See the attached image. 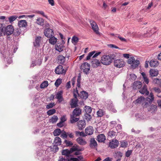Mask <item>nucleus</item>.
I'll return each instance as SVG.
<instances>
[{
	"label": "nucleus",
	"instance_id": "obj_1",
	"mask_svg": "<svg viewBox=\"0 0 161 161\" xmlns=\"http://www.w3.org/2000/svg\"><path fill=\"white\" fill-rule=\"evenodd\" d=\"M114 59V55H104L101 58V63L104 65H108L112 62V60Z\"/></svg>",
	"mask_w": 161,
	"mask_h": 161
},
{
	"label": "nucleus",
	"instance_id": "obj_2",
	"mask_svg": "<svg viewBox=\"0 0 161 161\" xmlns=\"http://www.w3.org/2000/svg\"><path fill=\"white\" fill-rule=\"evenodd\" d=\"M154 97L153 94L152 93H150L148 97L146 99H144V102L143 103V105L145 108H147L151 104L152 102L153 101Z\"/></svg>",
	"mask_w": 161,
	"mask_h": 161
},
{
	"label": "nucleus",
	"instance_id": "obj_3",
	"mask_svg": "<svg viewBox=\"0 0 161 161\" xmlns=\"http://www.w3.org/2000/svg\"><path fill=\"white\" fill-rule=\"evenodd\" d=\"M72 148H74L75 149L74 151H73V153L75 152L74 153V155L75 156L80 155L81 153L80 152L84 150V147H80L76 144L73 145L72 147Z\"/></svg>",
	"mask_w": 161,
	"mask_h": 161
},
{
	"label": "nucleus",
	"instance_id": "obj_4",
	"mask_svg": "<svg viewBox=\"0 0 161 161\" xmlns=\"http://www.w3.org/2000/svg\"><path fill=\"white\" fill-rule=\"evenodd\" d=\"M80 68L84 73L87 74L89 73V71L90 69V65L88 63L85 62L81 64Z\"/></svg>",
	"mask_w": 161,
	"mask_h": 161
},
{
	"label": "nucleus",
	"instance_id": "obj_5",
	"mask_svg": "<svg viewBox=\"0 0 161 161\" xmlns=\"http://www.w3.org/2000/svg\"><path fill=\"white\" fill-rule=\"evenodd\" d=\"M125 62L122 59L115 60L114 61V65L117 68H121L125 65Z\"/></svg>",
	"mask_w": 161,
	"mask_h": 161
},
{
	"label": "nucleus",
	"instance_id": "obj_6",
	"mask_svg": "<svg viewBox=\"0 0 161 161\" xmlns=\"http://www.w3.org/2000/svg\"><path fill=\"white\" fill-rule=\"evenodd\" d=\"M14 32V28L11 25H9L5 27V34L6 35H10Z\"/></svg>",
	"mask_w": 161,
	"mask_h": 161
},
{
	"label": "nucleus",
	"instance_id": "obj_7",
	"mask_svg": "<svg viewBox=\"0 0 161 161\" xmlns=\"http://www.w3.org/2000/svg\"><path fill=\"white\" fill-rule=\"evenodd\" d=\"M101 61L96 58L92 59L91 61V65L93 68H96L101 65Z\"/></svg>",
	"mask_w": 161,
	"mask_h": 161
},
{
	"label": "nucleus",
	"instance_id": "obj_8",
	"mask_svg": "<svg viewBox=\"0 0 161 161\" xmlns=\"http://www.w3.org/2000/svg\"><path fill=\"white\" fill-rule=\"evenodd\" d=\"M44 33L45 36L48 38L53 36L54 34L53 30L49 28L45 29Z\"/></svg>",
	"mask_w": 161,
	"mask_h": 161
},
{
	"label": "nucleus",
	"instance_id": "obj_9",
	"mask_svg": "<svg viewBox=\"0 0 161 161\" xmlns=\"http://www.w3.org/2000/svg\"><path fill=\"white\" fill-rule=\"evenodd\" d=\"M55 72L56 74L58 75L65 73L63 66L61 65H59L56 68Z\"/></svg>",
	"mask_w": 161,
	"mask_h": 161
},
{
	"label": "nucleus",
	"instance_id": "obj_10",
	"mask_svg": "<svg viewBox=\"0 0 161 161\" xmlns=\"http://www.w3.org/2000/svg\"><path fill=\"white\" fill-rule=\"evenodd\" d=\"M118 141L116 139H113L109 143V146L111 148H114L119 146Z\"/></svg>",
	"mask_w": 161,
	"mask_h": 161
},
{
	"label": "nucleus",
	"instance_id": "obj_11",
	"mask_svg": "<svg viewBox=\"0 0 161 161\" xmlns=\"http://www.w3.org/2000/svg\"><path fill=\"white\" fill-rule=\"evenodd\" d=\"M63 94V91H58L56 94L55 98L58 100L59 103H61L64 100Z\"/></svg>",
	"mask_w": 161,
	"mask_h": 161
},
{
	"label": "nucleus",
	"instance_id": "obj_12",
	"mask_svg": "<svg viewBox=\"0 0 161 161\" xmlns=\"http://www.w3.org/2000/svg\"><path fill=\"white\" fill-rule=\"evenodd\" d=\"M75 149L74 148L71 147L69 150L66 149L63 150L62 152V154L63 155L66 156H69L70 154L73 153V151H74Z\"/></svg>",
	"mask_w": 161,
	"mask_h": 161
},
{
	"label": "nucleus",
	"instance_id": "obj_13",
	"mask_svg": "<svg viewBox=\"0 0 161 161\" xmlns=\"http://www.w3.org/2000/svg\"><path fill=\"white\" fill-rule=\"evenodd\" d=\"M90 23L94 31L95 32L96 34H98L99 33L98 31V27L96 23L93 21H91Z\"/></svg>",
	"mask_w": 161,
	"mask_h": 161
},
{
	"label": "nucleus",
	"instance_id": "obj_14",
	"mask_svg": "<svg viewBox=\"0 0 161 161\" xmlns=\"http://www.w3.org/2000/svg\"><path fill=\"white\" fill-rule=\"evenodd\" d=\"M97 143L94 138H91L90 141L89 146L92 148H94L97 146Z\"/></svg>",
	"mask_w": 161,
	"mask_h": 161
},
{
	"label": "nucleus",
	"instance_id": "obj_15",
	"mask_svg": "<svg viewBox=\"0 0 161 161\" xmlns=\"http://www.w3.org/2000/svg\"><path fill=\"white\" fill-rule=\"evenodd\" d=\"M76 140L78 144L81 146L85 145L87 144L85 139L80 137L77 138Z\"/></svg>",
	"mask_w": 161,
	"mask_h": 161
},
{
	"label": "nucleus",
	"instance_id": "obj_16",
	"mask_svg": "<svg viewBox=\"0 0 161 161\" xmlns=\"http://www.w3.org/2000/svg\"><path fill=\"white\" fill-rule=\"evenodd\" d=\"M139 92L142 94H145L146 95H148L149 94V92L147 90V86L144 85L142 88L139 91Z\"/></svg>",
	"mask_w": 161,
	"mask_h": 161
},
{
	"label": "nucleus",
	"instance_id": "obj_17",
	"mask_svg": "<svg viewBox=\"0 0 161 161\" xmlns=\"http://www.w3.org/2000/svg\"><path fill=\"white\" fill-rule=\"evenodd\" d=\"M81 113V110L79 108H75L72 112V114L75 116H79Z\"/></svg>",
	"mask_w": 161,
	"mask_h": 161
},
{
	"label": "nucleus",
	"instance_id": "obj_18",
	"mask_svg": "<svg viewBox=\"0 0 161 161\" xmlns=\"http://www.w3.org/2000/svg\"><path fill=\"white\" fill-rule=\"evenodd\" d=\"M94 131V130L92 126H89L86 128L85 129V132L86 134L88 135H92Z\"/></svg>",
	"mask_w": 161,
	"mask_h": 161
},
{
	"label": "nucleus",
	"instance_id": "obj_19",
	"mask_svg": "<svg viewBox=\"0 0 161 161\" xmlns=\"http://www.w3.org/2000/svg\"><path fill=\"white\" fill-rule=\"evenodd\" d=\"M77 125L79 129L80 130H82L84 128L86 125V123L84 120H80L77 123Z\"/></svg>",
	"mask_w": 161,
	"mask_h": 161
},
{
	"label": "nucleus",
	"instance_id": "obj_20",
	"mask_svg": "<svg viewBox=\"0 0 161 161\" xmlns=\"http://www.w3.org/2000/svg\"><path fill=\"white\" fill-rule=\"evenodd\" d=\"M142 86V83L139 81H137L134 82L133 83V88L134 89H139Z\"/></svg>",
	"mask_w": 161,
	"mask_h": 161
},
{
	"label": "nucleus",
	"instance_id": "obj_21",
	"mask_svg": "<svg viewBox=\"0 0 161 161\" xmlns=\"http://www.w3.org/2000/svg\"><path fill=\"white\" fill-rule=\"evenodd\" d=\"M18 25L19 27H25L27 24L26 20H22L19 21Z\"/></svg>",
	"mask_w": 161,
	"mask_h": 161
},
{
	"label": "nucleus",
	"instance_id": "obj_22",
	"mask_svg": "<svg viewBox=\"0 0 161 161\" xmlns=\"http://www.w3.org/2000/svg\"><path fill=\"white\" fill-rule=\"evenodd\" d=\"M149 73L152 76H156L158 75V72L157 69H151L149 71Z\"/></svg>",
	"mask_w": 161,
	"mask_h": 161
},
{
	"label": "nucleus",
	"instance_id": "obj_23",
	"mask_svg": "<svg viewBox=\"0 0 161 161\" xmlns=\"http://www.w3.org/2000/svg\"><path fill=\"white\" fill-rule=\"evenodd\" d=\"M41 38V36H37L36 37L35 41L33 42L34 45L35 47H38L39 46Z\"/></svg>",
	"mask_w": 161,
	"mask_h": 161
},
{
	"label": "nucleus",
	"instance_id": "obj_24",
	"mask_svg": "<svg viewBox=\"0 0 161 161\" xmlns=\"http://www.w3.org/2000/svg\"><path fill=\"white\" fill-rule=\"evenodd\" d=\"M106 139L105 136L103 134L99 135L97 136V140L99 142H103Z\"/></svg>",
	"mask_w": 161,
	"mask_h": 161
},
{
	"label": "nucleus",
	"instance_id": "obj_25",
	"mask_svg": "<svg viewBox=\"0 0 161 161\" xmlns=\"http://www.w3.org/2000/svg\"><path fill=\"white\" fill-rule=\"evenodd\" d=\"M145 98L143 97H139L135 101L133 102V103L136 104H138L141 103H143L144 100Z\"/></svg>",
	"mask_w": 161,
	"mask_h": 161
},
{
	"label": "nucleus",
	"instance_id": "obj_26",
	"mask_svg": "<svg viewBox=\"0 0 161 161\" xmlns=\"http://www.w3.org/2000/svg\"><path fill=\"white\" fill-rule=\"evenodd\" d=\"M49 38L48 40L49 43L53 45L55 44L57 42V38L53 36Z\"/></svg>",
	"mask_w": 161,
	"mask_h": 161
},
{
	"label": "nucleus",
	"instance_id": "obj_27",
	"mask_svg": "<svg viewBox=\"0 0 161 161\" xmlns=\"http://www.w3.org/2000/svg\"><path fill=\"white\" fill-rule=\"evenodd\" d=\"M77 116H75L72 114L70 115V122L71 123L73 124L78 121L79 119V118H75Z\"/></svg>",
	"mask_w": 161,
	"mask_h": 161
},
{
	"label": "nucleus",
	"instance_id": "obj_28",
	"mask_svg": "<svg viewBox=\"0 0 161 161\" xmlns=\"http://www.w3.org/2000/svg\"><path fill=\"white\" fill-rule=\"evenodd\" d=\"M54 143L56 145H60L61 144V139L59 137H56L54 140Z\"/></svg>",
	"mask_w": 161,
	"mask_h": 161
},
{
	"label": "nucleus",
	"instance_id": "obj_29",
	"mask_svg": "<svg viewBox=\"0 0 161 161\" xmlns=\"http://www.w3.org/2000/svg\"><path fill=\"white\" fill-rule=\"evenodd\" d=\"M159 64L158 62L156 60H152L150 62V65L151 67H156Z\"/></svg>",
	"mask_w": 161,
	"mask_h": 161
},
{
	"label": "nucleus",
	"instance_id": "obj_30",
	"mask_svg": "<svg viewBox=\"0 0 161 161\" xmlns=\"http://www.w3.org/2000/svg\"><path fill=\"white\" fill-rule=\"evenodd\" d=\"M77 99H71V103L70 104L71 108H74L76 107L77 105Z\"/></svg>",
	"mask_w": 161,
	"mask_h": 161
},
{
	"label": "nucleus",
	"instance_id": "obj_31",
	"mask_svg": "<svg viewBox=\"0 0 161 161\" xmlns=\"http://www.w3.org/2000/svg\"><path fill=\"white\" fill-rule=\"evenodd\" d=\"M36 23L38 25L43 26L44 25V20L42 18H38L36 19Z\"/></svg>",
	"mask_w": 161,
	"mask_h": 161
},
{
	"label": "nucleus",
	"instance_id": "obj_32",
	"mask_svg": "<svg viewBox=\"0 0 161 161\" xmlns=\"http://www.w3.org/2000/svg\"><path fill=\"white\" fill-rule=\"evenodd\" d=\"M140 62L138 60H134L133 62L131 64V66L133 68L135 69L137 67L139 64Z\"/></svg>",
	"mask_w": 161,
	"mask_h": 161
},
{
	"label": "nucleus",
	"instance_id": "obj_33",
	"mask_svg": "<svg viewBox=\"0 0 161 161\" xmlns=\"http://www.w3.org/2000/svg\"><path fill=\"white\" fill-rule=\"evenodd\" d=\"M58 61L61 64H63L65 61V58L63 55H59L58 57Z\"/></svg>",
	"mask_w": 161,
	"mask_h": 161
},
{
	"label": "nucleus",
	"instance_id": "obj_34",
	"mask_svg": "<svg viewBox=\"0 0 161 161\" xmlns=\"http://www.w3.org/2000/svg\"><path fill=\"white\" fill-rule=\"evenodd\" d=\"M142 76L144 81L147 84H148L149 82V80L146 74L144 72L142 73Z\"/></svg>",
	"mask_w": 161,
	"mask_h": 161
},
{
	"label": "nucleus",
	"instance_id": "obj_35",
	"mask_svg": "<svg viewBox=\"0 0 161 161\" xmlns=\"http://www.w3.org/2000/svg\"><path fill=\"white\" fill-rule=\"evenodd\" d=\"M81 98L84 99H86L88 97V93L85 91H82L81 92Z\"/></svg>",
	"mask_w": 161,
	"mask_h": 161
},
{
	"label": "nucleus",
	"instance_id": "obj_36",
	"mask_svg": "<svg viewBox=\"0 0 161 161\" xmlns=\"http://www.w3.org/2000/svg\"><path fill=\"white\" fill-rule=\"evenodd\" d=\"M18 16L17 15H13L8 18L9 21L10 23H12L17 18Z\"/></svg>",
	"mask_w": 161,
	"mask_h": 161
},
{
	"label": "nucleus",
	"instance_id": "obj_37",
	"mask_svg": "<svg viewBox=\"0 0 161 161\" xmlns=\"http://www.w3.org/2000/svg\"><path fill=\"white\" fill-rule=\"evenodd\" d=\"M117 135V133L113 130H110L108 133V135L111 137H113Z\"/></svg>",
	"mask_w": 161,
	"mask_h": 161
},
{
	"label": "nucleus",
	"instance_id": "obj_38",
	"mask_svg": "<svg viewBox=\"0 0 161 161\" xmlns=\"http://www.w3.org/2000/svg\"><path fill=\"white\" fill-rule=\"evenodd\" d=\"M2 26L0 27V36H2L3 35H5V28L3 27L2 25L1 24Z\"/></svg>",
	"mask_w": 161,
	"mask_h": 161
},
{
	"label": "nucleus",
	"instance_id": "obj_39",
	"mask_svg": "<svg viewBox=\"0 0 161 161\" xmlns=\"http://www.w3.org/2000/svg\"><path fill=\"white\" fill-rule=\"evenodd\" d=\"M97 114L98 117H101L104 114V112L103 110L99 109L97 112Z\"/></svg>",
	"mask_w": 161,
	"mask_h": 161
},
{
	"label": "nucleus",
	"instance_id": "obj_40",
	"mask_svg": "<svg viewBox=\"0 0 161 161\" xmlns=\"http://www.w3.org/2000/svg\"><path fill=\"white\" fill-rule=\"evenodd\" d=\"M154 83L157 84L161 86V79L159 78L155 79L153 80Z\"/></svg>",
	"mask_w": 161,
	"mask_h": 161
},
{
	"label": "nucleus",
	"instance_id": "obj_41",
	"mask_svg": "<svg viewBox=\"0 0 161 161\" xmlns=\"http://www.w3.org/2000/svg\"><path fill=\"white\" fill-rule=\"evenodd\" d=\"M61 133V130L60 129H56L53 132V134L55 136H59L60 135Z\"/></svg>",
	"mask_w": 161,
	"mask_h": 161
},
{
	"label": "nucleus",
	"instance_id": "obj_42",
	"mask_svg": "<svg viewBox=\"0 0 161 161\" xmlns=\"http://www.w3.org/2000/svg\"><path fill=\"white\" fill-rule=\"evenodd\" d=\"M58 119V117L57 116L53 115L50 119V121L52 123H55L57 122Z\"/></svg>",
	"mask_w": 161,
	"mask_h": 161
},
{
	"label": "nucleus",
	"instance_id": "obj_43",
	"mask_svg": "<svg viewBox=\"0 0 161 161\" xmlns=\"http://www.w3.org/2000/svg\"><path fill=\"white\" fill-rule=\"evenodd\" d=\"M55 112L56 110L54 109H52L48 111L47 112V113L48 115H51L54 114L55 113Z\"/></svg>",
	"mask_w": 161,
	"mask_h": 161
},
{
	"label": "nucleus",
	"instance_id": "obj_44",
	"mask_svg": "<svg viewBox=\"0 0 161 161\" xmlns=\"http://www.w3.org/2000/svg\"><path fill=\"white\" fill-rule=\"evenodd\" d=\"M64 142L67 147H71L73 145V143L71 141L65 140Z\"/></svg>",
	"mask_w": 161,
	"mask_h": 161
},
{
	"label": "nucleus",
	"instance_id": "obj_45",
	"mask_svg": "<svg viewBox=\"0 0 161 161\" xmlns=\"http://www.w3.org/2000/svg\"><path fill=\"white\" fill-rule=\"evenodd\" d=\"M56 50L59 52H61L63 50V47L62 45H57L55 46Z\"/></svg>",
	"mask_w": 161,
	"mask_h": 161
},
{
	"label": "nucleus",
	"instance_id": "obj_46",
	"mask_svg": "<svg viewBox=\"0 0 161 161\" xmlns=\"http://www.w3.org/2000/svg\"><path fill=\"white\" fill-rule=\"evenodd\" d=\"M157 106L156 105H152L150 107L149 111H152V112H155L157 110Z\"/></svg>",
	"mask_w": 161,
	"mask_h": 161
},
{
	"label": "nucleus",
	"instance_id": "obj_47",
	"mask_svg": "<svg viewBox=\"0 0 161 161\" xmlns=\"http://www.w3.org/2000/svg\"><path fill=\"white\" fill-rule=\"evenodd\" d=\"M48 82L47 81H45L42 82L40 85V87L42 88H44L48 86Z\"/></svg>",
	"mask_w": 161,
	"mask_h": 161
},
{
	"label": "nucleus",
	"instance_id": "obj_48",
	"mask_svg": "<svg viewBox=\"0 0 161 161\" xmlns=\"http://www.w3.org/2000/svg\"><path fill=\"white\" fill-rule=\"evenodd\" d=\"M84 116L85 118L87 121H90L92 118L91 116L89 114V113H85V114Z\"/></svg>",
	"mask_w": 161,
	"mask_h": 161
},
{
	"label": "nucleus",
	"instance_id": "obj_49",
	"mask_svg": "<svg viewBox=\"0 0 161 161\" xmlns=\"http://www.w3.org/2000/svg\"><path fill=\"white\" fill-rule=\"evenodd\" d=\"M96 53V51H92L90 53H89L87 56L86 58V59L87 60H88L91 58V57L94 54V53Z\"/></svg>",
	"mask_w": 161,
	"mask_h": 161
},
{
	"label": "nucleus",
	"instance_id": "obj_50",
	"mask_svg": "<svg viewBox=\"0 0 161 161\" xmlns=\"http://www.w3.org/2000/svg\"><path fill=\"white\" fill-rule=\"evenodd\" d=\"M120 147H125L128 145V143L127 141H123L120 142Z\"/></svg>",
	"mask_w": 161,
	"mask_h": 161
},
{
	"label": "nucleus",
	"instance_id": "obj_51",
	"mask_svg": "<svg viewBox=\"0 0 161 161\" xmlns=\"http://www.w3.org/2000/svg\"><path fill=\"white\" fill-rule=\"evenodd\" d=\"M85 110L86 113H90L92 112V109L89 106H86Z\"/></svg>",
	"mask_w": 161,
	"mask_h": 161
},
{
	"label": "nucleus",
	"instance_id": "obj_52",
	"mask_svg": "<svg viewBox=\"0 0 161 161\" xmlns=\"http://www.w3.org/2000/svg\"><path fill=\"white\" fill-rule=\"evenodd\" d=\"M21 31L19 28H17L15 30L14 34L16 36H19L21 33Z\"/></svg>",
	"mask_w": 161,
	"mask_h": 161
},
{
	"label": "nucleus",
	"instance_id": "obj_53",
	"mask_svg": "<svg viewBox=\"0 0 161 161\" xmlns=\"http://www.w3.org/2000/svg\"><path fill=\"white\" fill-rule=\"evenodd\" d=\"M75 134L76 135H79L80 136H82L83 137H85L87 136L86 135L84 132H80L78 131H75Z\"/></svg>",
	"mask_w": 161,
	"mask_h": 161
},
{
	"label": "nucleus",
	"instance_id": "obj_54",
	"mask_svg": "<svg viewBox=\"0 0 161 161\" xmlns=\"http://www.w3.org/2000/svg\"><path fill=\"white\" fill-rule=\"evenodd\" d=\"M61 82H62L61 79H58L56 80V81L55 83V86L58 87L61 84Z\"/></svg>",
	"mask_w": 161,
	"mask_h": 161
},
{
	"label": "nucleus",
	"instance_id": "obj_55",
	"mask_svg": "<svg viewBox=\"0 0 161 161\" xmlns=\"http://www.w3.org/2000/svg\"><path fill=\"white\" fill-rule=\"evenodd\" d=\"M60 136L64 139L68 137L67 132L64 131L61 134Z\"/></svg>",
	"mask_w": 161,
	"mask_h": 161
},
{
	"label": "nucleus",
	"instance_id": "obj_56",
	"mask_svg": "<svg viewBox=\"0 0 161 161\" xmlns=\"http://www.w3.org/2000/svg\"><path fill=\"white\" fill-rule=\"evenodd\" d=\"M78 38L75 36H74L72 38V41L73 43L75 42L76 43L78 41Z\"/></svg>",
	"mask_w": 161,
	"mask_h": 161
},
{
	"label": "nucleus",
	"instance_id": "obj_57",
	"mask_svg": "<svg viewBox=\"0 0 161 161\" xmlns=\"http://www.w3.org/2000/svg\"><path fill=\"white\" fill-rule=\"evenodd\" d=\"M37 14H40L42 15L43 17H45L47 18V16L45 15L44 12L42 11H37Z\"/></svg>",
	"mask_w": 161,
	"mask_h": 161
},
{
	"label": "nucleus",
	"instance_id": "obj_58",
	"mask_svg": "<svg viewBox=\"0 0 161 161\" xmlns=\"http://www.w3.org/2000/svg\"><path fill=\"white\" fill-rule=\"evenodd\" d=\"M135 59V58L133 57H130L128 60V63L129 64H132L133 62L134 61Z\"/></svg>",
	"mask_w": 161,
	"mask_h": 161
},
{
	"label": "nucleus",
	"instance_id": "obj_59",
	"mask_svg": "<svg viewBox=\"0 0 161 161\" xmlns=\"http://www.w3.org/2000/svg\"><path fill=\"white\" fill-rule=\"evenodd\" d=\"M68 136L69 137L71 138H73L74 137V134L69 131L67 132Z\"/></svg>",
	"mask_w": 161,
	"mask_h": 161
},
{
	"label": "nucleus",
	"instance_id": "obj_60",
	"mask_svg": "<svg viewBox=\"0 0 161 161\" xmlns=\"http://www.w3.org/2000/svg\"><path fill=\"white\" fill-rule=\"evenodd\" d=\"M118 35L116 34L115 36V37H117ZM118 37L120 40L122 42H126V40L124 38H123L122 37H121L120 36H118Z\"/></svg>",
	"mask_w": 161,
	"mask_h": 161
},
{
	"label": "nucleus",
	"instance_id": "obj_61",
	"mask_svg": "<svg viewBox=\"0 0 161 161\" xmlns=\"http://www.w3.org/2000/svg\"><path fill=\"white\" fill-rule=\"evenodd\" d=\"M54 106V103H50L46 106V108L47 109H49L52 108Z\"/></svg>",
	"mask_w": 161,
	"mask_h": 161
},
{
	"label": "nucleus",
	"instance_id": "obj_62",
	"mask_svg": "<svg viewBox=\"0 0 161 161\" xmlns=\"http://www.w3.org/2000/svg\"><path fill=\"white\" fill-rule=\"evenodd\" d=\"M132 150H128L125 153V156L126 157H129L132 153Z\"/></svg>",
	"mask_w": 161,
	"mask_h": 161
},
{
	"label": "nucleus",
	"instance_id": "obj_63",
	"mask_svg": "<svg viewBox=\"0 0 161 161\" xmlns=\"http://www.w3.org/2000/svg\"><path fill=\"white\" fill-rule=\"evenodd\" d=\"M130 77L132 80H135L136 79V76L134 74H131L130 75Z\"/></svg>",
	"mask_w": 161,
	"mask_h": 161
},
{
	"label": "nucleus",
	"instance_id": "obj_64",
	"mask_svg": "<svg viewBox=\"0 0 161 161\" xmlns=\"http://www.w3.org/2000/svg\"><path fill=\"white\" fill-rule=\"evenodd\" d=\"M110 125H112V126H114L117 124L115 121H113L110 122L109 123Z\"/></svg>",
	"mask_w": 161,
	"mask_h": 161
}]
</instances>
